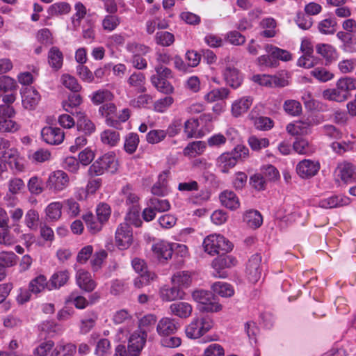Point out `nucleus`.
Listing matches in <instances>:
<instances>
[{
    "mask_svg": "<svg viewBox=\"0 0 356 356\" xmlns=\"http://www.w3.org/2000/svg\"><path fill=\"white\" fill-rule=\"evenodd\" d=\"M320 165L318 162L305 159L300 161L296 167L297 173L302 178H309L314 176L319 170Z\"/></svg>",
    "mask_w": 356,
    "mask_h": 356,
    "instance_id": "4468645a",
    "label": "nucleus"
},
{
    "mask_svg": "<svg viewBox=\"0 0 356 356\" xmlns=\"http://www.w3.org/2000/svg\"><path fill=\"white\" fill-rule=\"evenodd\" d=\"M284 111L291 115H298L302 112V106L296 100H287L284 104Z\"/></svg>",
    "mask_w": 356,
    "mask_h": 356,
    "instance_id": "bf43d9fd",
    "label": "nucleus"
},
{
    "mask_svg": "<svg viewBox=\"0 0 356 356\" xmlns=\"http://www.w3.org/2000/svg\"><path fill=\"white\" fill-rule=\"evenodd\" d=\"M83 219L91 233L95 234L102 229L103 226L102 222H101L97 218V216H95L92 213H88L83 215Z\"/></svg>",
    "mask_w": 356,
    "mask_h": 356,
    "instance_id": "72a5a7b5",
    "label": "nucleus"
},
{
    "mask_svg": "<svg viewBox=\"0 0 356 356\" xmlns=\"http://www.w3.org/2000/svg\"><path fill=\"white\" fill-rule=\"evenodd\" d=\"M337 170L339 171L338 176L343 182L348 184L356 181L355 168L352 163H341L338 165Z\"/></svg>",
    "mask_w": 356,
    "mask_h": 356,
    "instance_id": "6ab92c4d",
    "label": "nucleus"
},
{
    "mask_svg": "<svg viewBox=\"0 0 356 356\" xmlns=\"http://www.w3.org/2000/svg\"><path fill=\"white\" fill-rule=\"evenodd\" d=\"M22 104L26 109L33 110L38 105L40 96L38 92L33 88H26L22 95Z\"/></svg>",
    "mask_w": 356,
    "mask_h": 356,
    "instance_id": "f3484780",
    "label": "nucleus"
},
{
    "mask_svg": "<svg viewBox=\"0 0 356 356\" xmlns=\"http://www.w3.org/2000/svg\"><path fill=\"white\" fill-rule=\"evenodd\" d=\"M151 249L154 256L162 262L171 259L173 252L172 245L163 241L153 244Z\"/></svg>",
    "mask_w": 356,
    "mask_h": 356,
    "instance_id": "ddd939ff",
    "label": "nucleus"
},
{
    "mask_svg": "<svg viewBox=\"0 0 356 356\" xmlns=\"http://www.w3.org/2000/svg\"><path fill=\"white\" fill-rule=\"evenodd\" d=\"M118 170V160L113 153H106L99 156L89 167L88 176L90 178L100 176L106 172L115 173Z\"/></svg>",
    "mask_w": 356,
    "mask_h": 356,
    "instance_id": "7ed1b4c3",
    "label": "nucleus"
},
{
    "mask_svg": "<svg viewBox=\"0 0 356 356\" xmlns=\"http://www.w3.org/2000/svg\"><path fill=\"white\" fill-rule=\"evenodd\" d=\"M96 214L97 218L104 225L110 217L111 208L107 204H101L96 209Z\"/></svg>",
    "mask_w": 356,
    "mask_h": 356,
    "instance_id": "680f3d73",
    "label": "nucleus"
},
{
    "mask_svg": "<svg viewBox=\"0 0 356 356\" xmlns=\"http://www.w3.org/2000/svg\"><path fill=\"white\" fill-rule=\"evenodd\" d=\"M81 102V95L75 92L69 96L68 100L63 103V106L67 112H72V109L77 108Z\"/></svg>",
    "mask_w": 356,
    "mask_h": 356,
    "instance_id": "3c124183",
    "label": "nucleus"
},
{
    "mask_svg": "<svg viewBox=\"0 0 356 356\" xmlns=\"http://www.w3.org/2000/svg\"><path fill=\"white\" fill-rule=\"evenodd\" d=\"M101 140L104 144L115 146L120 140V134L114 130H105L101 134Z\"/></svg>",
    "mask_w": 356,
    "mask_h": 356,
    "instance_id": "37998d69",
    "label": "nucleus"
},
{
    "mask_svg": "<svg viewBox=\"0 0 356 356\" xmlns=\"http://www.w3.org/2000/svg\"><path fill=\"white\" fill-rule=\"evenodd\" d=\"M221 204L227 209L235 210L240 206V202L236 194L230 191H225L220 195Z\"/></svg>",
    "mask_w": 356,
    "mask_h": 356,
    "instance_id": "5701e85b",
    "label": "nucleus"
},
{
    "mask_svg": "<svg viewBox=\"0 0 356 356\" xmlns=\"http://www.w3.org/2000/svg\"><path fill=\"white\" fill-rule=\"evenodd\" d=\"M249 149L244 145H238L231 152L221 154L216 161V165L222 173H227L233 168L238 159H245L248 156Z\"/></svg>",
    "mask_w": 356,
    "mask_h": 356,
    "instance_id": "f03ea898",
    "label": "nucleus"
},
{
    "mask_svg": "<svg viewBox=\"0 0 356 356\" xmlns=\"http://www.w3.org/2000/svg\"><path fill=\"white\" fill-rule=\"evenodd\" d=\"M212 289L214 293H218L222 297H231L234 295V289L232 286L227 283L218 282L212 285Z\"/></svg>",
    "mask_w": 356,
    "mask_h": 356,
    "instance_id": "a19ab883",
    "label": "nucleus"
},
{
    "mask_svg": "<svg viewBox=\"0 0 356 356\" xmlns=\"http://www.w3.org/2000/svg\"><path fill=\"white\" fill-rule=\"evenodd\" d=\"M337 22L334 19L329 18L320 22L318 28L319 31L323 34H333Z\"/></svg>",
    "mask_w": 356,
    "mask_h": 356,
    "instance_id": "864d4df0",
    "label": "nucleus"
},
{
    "mask_svg": "<svg viewBox=\"0 0 356 356\" xmlns=\"http://www.w3.org/2000/svg\"><path fill=\"white\" fill-rule=\"evenodd\" d=\"M151 82L159 91L163 93L170 94L174 90L172 86L167 79H161L157 76H151Z\"/></svg>",
    "mask_w": 356,
    "mask_h": 356,
    "instance_id": "4c0bfd02",
    "label": "nucleus"
},
{
    "mask_svg": "<svg viewBox=\"0 0 356 356\" xmlns=\"http://www.w3.org/2000/svg\"><path fill=\"white\" fill-rule=\"evenodd\" d=\"M70 11V6L66 2H60L51 5L49 8L51 15L67 14Z\"/></svg>",
    "mask_w": 356,
    "mask_h": 356,
    "instance_id": "4d7b16f0",
    "label": "nucleus"
},
{
    "mask_svg": "<svg viewBox=\"0 0 356 356\" xmlns=\"http://www.w3.org/2000/svg\"><path fill=\"white\" fill-rule=\"evenodd\" d=\"M19 129V125L10 118L0 119V132H15Z\"/></svg>",
    "mask_w": 356,
    "mask_h": 356,
    "instance_id": "69168bd1",
    "label": "nucleus"
},
{
    "mask_svg": "<svg viewBox=\"0 0 356 356\" xmlns=\"http://www.w3.org/2000/svg\"><path fill=\"white\" fill-rule=\"evenodd\" d=\"M155 40L157 44L163 47H169L175 42V36L168 31L157 32L155 35Z\"/></svg>",
    "mask_w": 356,
    "mask_h": 356,
    "instance_id": "c03bdc74",
    "label": "nucleus"
},
{
    "mask_svg": "<svg viewBox=\"0 0 356 356\" xmlns=\"http://www.w3.org/2000/svg\"><path fill=\"white\" fill-rule=\"evenodd\" d=\"M311 74L316 79L323 82L331 80L334 77V74L332 72L323 67L314 68L311 72Z\"/></svg>",
    "mask_w": 356,
    "mask_h": 356,
    "instance_id": "13d9d810",
    "label": "nucleus"
},
{
    "mask_svg": "<svg viewBox=\"0 0 356 356\" xmlns=\"http://www.w3.org/2000/svg\"><path fill=\"white\" fill-rule=\"evenodd\" d=\"M63 204L59 202L50 203L45 209L47 219L49 221L58 220L62 215Z\"/></svg>",
    "mask_w": 356,
    "mask_h": 356,
    "instance_id": "c85d7f7f",
    "label": "nucleus"
},
{
    "mask_svg": "<svg viewBox=\"0 0 356 356\" xmlns=\"http://www.w3.org/2000/svg\"><path fill=\"white\" fill-rule=\"evenodd\" d=\"M63 61V53L57 47H52L48 54V62L50 66L56 70H58L61 68Z\"/></svg>",
    "mask_w": 356,
    "mask_h": 356,
    "instance_id": "bb28decb",
    "label": "nucleus"
},
{
    "mask_svg": "<svg viewBox=\"0 0 356 356\" xmlns=\"http://www.w3.org/2000/svg\"><path fill=\"white\" fill-rule=\"evenodd\" d=\"M323 97L327 100L341 102L346 100L348 97V95H345L337 86L336 88L325 90L323 92Z\"/></svg>",
    "mask_w": 356,
    "mask_h": 356,
    "instance_id": "f704fd0d",
    "label": "nucleus"
},
{
    "mask_svg": "<svg viewBox=\"0 0 356 356\" xmlns=\"http://www.w3.org/2000/svg\"><path fill=\"white\" fill-rule=\"evenodd\" d=\"M62 82L65 88L74 92H77L81 89V86L79 84L77 80L71 75L63 74L62 76Z\"/></svg>",
    "mask_w": 356,
    "mask_h": 356,
    "instance_id": "603ef678",
    "label": "nucleus"
},
{
    "mask_svg": "<svg viewBox=\"0 0 356 356\" xmlns=\"http://www.w3.org/2000/svg\"><path fill=\"white\" fill-rule=\"evenodd\" d=\"M148 206L158 212H163L170 209V205L167 200L152 197L149 200Z\"/></svg>",
    "mask_w": 356,
    "mask_h": 356,
    "instance_id": "09e8293b",
    "label": "nucleus"
},
{
    "mask_svg": "<svg viewBox=\"0 0 356 356\" xmlns=\"http://www.w3.org/2000/svg\"><path fill=\"white\" fill-rule=\"evenodd\" d=\"M225 350L222 346L218 343L209 345L204 350V356H224Z\"/></svg>",
    "mask_w": 356,
    "mask_h": 356,
    "instance_id": "774afa93",
    "label": "nucleus"
},
{
    "mask_svg": "<svg viewBox=\"0 0 356 356\" xmlns=\"http://www.w3.org/2000/svg\"><path fill=\"white\" fill-rule=\"evenodd\" d=\"M223 75L227 83L233 88H237L241 86L242 76L238 69L232 66H227Z\"/></svg>",
    "mask_w": 356,
    "mask_h": 356,
    "instance_id": "412c9836",
    "label": "nucleus"
},
{
    "mask_svg": "<svg viewBox=\"0 0 356 356\" xmlns=\"http://www.w3.org/2000/svg\"><path fill=\"white\" fill-rule=\"evenodd\" d=\"M27 188L29 191L35 195L41 194L44 190L43 181L38 176H33L29 179Z\"/></svg>",
    "mask_w": 356,
    "mask_h": 356,
    "instance_id": "e433bc0d",
    "label": "nucleus"
},
{
    "mask_svg": "<svg viewBox=\"0 0 356 356\" xmlns=\"http://www.w3.org/2000/svg\"><path fill=\"white\" fill-rule=\"evenodd\" d=\"M120 23V18L114 15H106L102 21V26L104 30L111 31Z\"/></svg>",
    "mask_w": 356,
    "mask_h": 356,
    "instance_id": "6e6d98bb",
    "label": "nucleus"
},
{
    "mask_svg": "<svg viewBox=\"0 0 356 356\" xmlns=\"http://www.w3.org/2000/svg\"><path fill=\"white\" fill-rule=\"evenodd\" d=\"M65 302H73L76 308L79 309L86 308L89 304V301L86 298L81 296H76L74 293L67 297Z\"/></svg>",
    "mask_w": 356,
    "mask_h": 356,
    "instance_id": "052dcab7",
    "label": "nucleus"
},
{
    "mask_svg": "<svg viewBox=\"0 0 356 356\" xmlns=\"http://www.w3.org/2000/svg\"><path fill=\"white\" fill-rule=\"evenodd\" d=\"M337 86L345 95H348L350 90L356 89V79L350 77L340 79L337 83Z\"/></svg>",
    "mask_w": 356,
    "mask_h": 356,
    "instance_id": "a18cd8bd",
    "label": "nucleus"
},
{
    "mask_svg": "<svg viewBox=\"0 0 356 356\" xmlns=\"http://www.w3.org/2000/svg\"><path fill=\"white\" fill-rule=\"evenodd\" d=\"M243 221L250 228L257 229L261 225L263 218L258 211L249 210L244 213Z\"/></svg>",
    "mask_w": 356,
    "mask_h": 356,
    "instance_id": "b1692460",
    "label": "nucleus"
},
{
    "mask_svg": "<svg viewBox=\"0 0 356 356\" xmlns=\"http://www.w3.org/2000/svg\"><path fill=\"white\" fill-rule=\"evenodd\" d=\"M179 327V323L174 318L163 317L159 321L156 325V332L159 336L163 337L161 340L163 346L176 348L181 345V340L179 337H168L170 335L175 334Z\"/></svg>",
    "mask_w": 356,
    "mask_h": 356,
    "instance_id": "f257e3e1",
    "label": "nucleus"
},
{
    "mask_svg": "<svg viewBox=\"0 0 356 356\" xmlns=\"http://www.w3.org/2000/svg\"><path fill=\"white\" fill-rule=\"evenodd\" d=\"M260 26L264 30L261 32V35L265 38H273L275 35L276 21L273 18H265L260 22Z\"/></svg>",
    "mask_w": 356,
    "mask_h": 356,
    "instance_id": "c756f323",
    "label": "nucleus"
},
{
    "mask_svg": "<svg viewBox=\"0 0 356 356\" xmlns=\"http://www.w3.org/2000/svg\"><path fill=\"white\" fill-rule=\"evenodd\" d=\"M236 264L235 258L222 252L212 262V266L216 272L215 275L218 277H226L227 273L222 270L231 268L235 266Z\"/></svg>",
    "mask_w": 356,
    "mask_h": 356,
    "instance_id": "9d476101",
    "label": "nucleus"
},
{
    "mask_svg": "<svg viewBox=\"0 0 356 356\" xmlns=\"http://www.w3.org/2000/svg\"><path fill=\"white\" fill-rule=\"evenodd\" d=\"M195 301L201 307L200 310L205 312H217L222 309V305L219 304L214 294L209 291L197 290L192 294Z\"/></svg>",
    "mask_w": 356,
    "mask_h": 356,
    "instance_id": "39448f33",
    "label": "nucleus"
},
{
    "mask_svg": "<svg viewBox=\"0 0 356 356\" xmlns=\"http://www.w3.org/2000/svg\"><path fill=\"white\" fill-rule=\"evenodd\" d=\"M349 200L347 197L339 198L337 196L330 197L319 202V206L324 209H332L337 207L347 205Z\"/></svg>",
    "mask_w": 356,
    "mask_h": 356,
    "instance_id": "7c9ffc66",
    "label": "nucleus"
},
{
    "mask_svg": "<svg viewBox=\"0 0 356 356\" xmlns=\"http://www.w3.org/2000/svg\"><path fill=\"white\" fill-rule=\"evenodd\" d=\"M97 318L98 316L95 312H88L86 316L81 321V332L85 334L89 332L95 326Z\"/></svg>",
    "mask_w": 356,
    "mask_h": 356,
    "instance_id": "2f4dec72",
    "label": "nucleus"
},
{
    "mask_svg": "<svg viewBox=\"0 0 356 356\" xmlns=\"http://www.w3.org/2000/svg\"><path fill=\"white\" fill-rule=\"evenodd\" d=\"M294 150L300 154H307L312 152V148L309 143L304 138H297L293 143Z\"/></svg>",
    "mask_w": 356,
    "mask_h": 356,
    "instance_id": "e2e57ef3",
    "label": "nucleus"
},
{
    "mask_svg": "<svg viewBox=\"0 0 356 356\" xmlns=\"http://www.w3.org/2000/svg\"><path fill=\"white\" fill-rule=\"evenodd\" d=\"M250 118L254 120V124L256 129L263 131L269 130L273 127V121L268 117H256L254 118L252 112L250 115Z\"/></svg>",
    "mask_w": 356,
    "mask_h": 356,
    "instance_id": "79ce46f5",
    "label": "nucleus"
},
{
    "mask_svg": "<svg viewBox=\"0 0 356 356\" xmlns=\"http://www.w3.org/2000/svg\"><path fill=\"white\" fill-rule=\"evenodd\" d=\"M261 257L259 254H253L247 264L245 273L248 279L252 283L257 282L261 277Z\"/></svg>",
    "mask_w": 356,
    "mask_h": 356,
    "instance_id": "9b49d317",
    "label": "nucleus"
},
{
    "mask_svg": "<svg viewBox=\"0 0 356 356\" xmlns=\"http://www.w3.org/2000/svg\"><path fill=\"white\" fill-rule=\"evenodd\" d=\"M171 280L175 285L188 288L192 283V273L188 271H178L173 275Z\"/></svg>",
    "mask_w": 356,
    "mask_h": 356,
    "instance_id": "a878e982",
    "label": "nucleus"
},
{
    "mask_svg": "<svg viewBox=\"0 0 356 356\" xmlns=\"http://www.w3.org/2000/svg\"><path fill=\"white\" fill-rule=\"evenodd\" d=\"M170 314L181 318H188L193 312L192 305L187 302H176L170 305Z\"/></svg>",
    "mask_w": 356,
    "mask_h": 356,
    "instance_id": "aec40b11",
    "label": "nucleus"
},
{
    "mask_svg": "<svg viewBox=\"0 0 356 356\" xmlns=\"http://www.w3.org/2000/svg\"><path fill=\"white\" fill-rule=\"evenodd\" d=\"M205 252L211 255L227 253L232 250V244L223 236L212 234L208 236L203 241Z\"/></svg>",
    "mask_w": 356,
    "mask_h": 356,
    "instance_id": "20e7f679",
    "label": "nucleus"
},
{
    "mask_svg": "<svg viewBox=\"0 0 356 356\" xmlns=\"http://www.w3.org/2000/svg\"><path fill=\"white\" fill-rule=\"evenodd\" d=\"M250 97H242L234 101L232 105V114L237 118L246 113L252 104Z\"/></svg>",
    "mask_w": 356,
    "mask_h": 356,
    "instance_id": "4be33fe9",
    "label": "nucleus"
},
{
    "mask_svg": "<svg viewBox=\"0 0 356 356\" xmlns=\"http://www.w3.org/2000/svg\"><path fill=\"white\" fill-rule=\"evenodd\" d=\"M17 256L13 252H1L0 268L5 270L6 268L14 266L17 264Z\"/></svg>",
    "mask_w": 356,
    "mask_h": 356,
    "instance_id": "c9c22d12",
    "label": "nucleus"
},
{
    "mask_svg": "<svg viewBox=\"0 0 356 356\" xmlns=\"http://www.w3.org/2000/svg\"><path fill=\"white\" fill-rule=\"evenodd\" d=\"M43 140L50 145H58L63 141L65 134L58 127H45L41 131Z\"/></svg>",
    "mask_w": 356,
    "mask_h": 356,
    "instance_id": "f8f14e48",
    "label": "nucleus"
},
{
    "mask_svg": "<svg viewBox=\"0 0 356 356\" xmlns=\"http://www.w3.org/2000/svg\"><path fill=\"white\" fill-rule=\"evenodd\" d=\"M129 85L134 88V90L138 93H143L146 92L145 76L141 72L133 73L127 81Z\"/></svg>",
    "mask_w": 356,
    "mask_h": 356,
    "instance_id": "393cba45",
    "label": "nucleus"
},
{
    "mask_svg": "<svg viewBox=\"0 0 356 356\" xmlns=\"http://www.w3.org/2000/svg\"><path fill=\"white\" fill-rule=\"evenodd\" d=\"M229 95V90L226 88L214 89L205 95V99L209 102H214L226 99Z\"/></svg>",
    "mask_w": 356,
    "mask_h": 356,
    "instance_id": "58836bf2",
    "label": "nucleus"
},
{
    "mask_svg": "<svg viewBox=\"0 0 356 356\" xmlns=\"http://www.w3.org/2000/svg\"><path fill=\"white\" fill-rule=\"evenodd\" d=\"M249 145L253 150H260L261 148L269 145V140L266 138H259L255 136H252L248 139Z\"/></svg>",
    "mask_w": 356,
    "mask_h": 356,
    "instance_id": "338daca9",
    "label": "nucleus"
},
{
    "mask_svg": "<svg viewBox=\"0 0 356 356\" xmlns=\"http://www.w3.org/2000/svg\"><path fill=\"white\" fill-rule=\"evenodd\" d=\"M113 97V94L107 90H99L93 94L92 100L96 104H102L106 101H111Z\"/></svg>",
    "mask_w": 356,
    "mask_h": 356,
    "instance_id": "0e129e2a",
    "label": "nucleus"
},
{
    "mask_svg": "<svg viewBox=\"0 0 356 356\" xmlns=\"http://www.w3.org/2000/svg\"><path fill=\"white\" fill-rule=\"evenodd\" d=\"M265 50L267 54H270L276 60L279 59L283 61H289L291 59V54L288 51L280 49L272 44H266Z\"/></svg>",
    "mask_w": 356,
    "mask_h": 356,
    "instance_id": "cd10ccee",
    "label": "nucleus"
},
{
    "mask_svg": "<svg viewBox=\"0 0 356 356\" xmlns=\"http://www.w3.org/2000/svg\"><path fill=\"white\" fill-rule=\"evenodd\" d=\"M133 242L132 229L127 222L121 223L115 232V243L121 250L127 249Z\"/></svg>",
    "mask_w": 356,
    "mask_h": 356,
    "instance_id": "1a4fd4ad",
    "label": "nucleus"
},
{
    "mask_svg": "<svg viewBox=\"0 0 356 356\" xmlns=\"http://www.w3.org/2000/svg\"><path fill=\"white\" fill-rule=\"evenodd\" d=\"M116 106L113 103H108L99 107V111L106 118V122L108 126L118 128L120 122L115 119Z\"/></svg>",
    "mask_w": 356,
    "mask_h": 356,
    "instance_id": "2eb2a0df",
    "label": "nucleus"
},
{
    "mask_svg": "<svg viewBox=\"0 0 356 356\" xmlns=\"http://www.w3.org/2000/svg\"><path fill=\"white\" fill-rule=\"evenodd\" d=\"M70 279V273L67 270H60L55 273L51 277L50 282L54 289L64 286Z\"/></svg>",
    "mask_w": 356,
    "mask_h": 356,
    "instance_id": "473e14b6",
    "label": "nucleus"
},
{
    "mask_svg": "<svg viewBox=\"0 0 356 356\" xmlns=\"http://www.w3.org/2000/svg\"><path fill=\"white\" fill-rule=\"evenodd\" d=\"M70 184L68 175L63 170L51 172L45 183L46 188L53 193H58L65 189Z\"/></svg>",
    "mask_w": 356,
    "mask_h": 356,
    "instance_id": "0eeeda50",
    "label": "nucleus"
},
{
    "mask_svg": "<svg viewBox=\"0 0 356 356\" xmlns=\"http://www.w3.org/2000/svg\"><path fill=\"white\" fill-rule=\"evenodd\" d=\"M47 286V278L44 275H40L30 282L29 289L31 293L37 294L42 291Z\"/></svg>",
    "mask_w": 356,
    "mask_h": 356,
    "instance_id": "ea45409f",
    "label": "nucleus"
},
{
    "mask_svg": "<svg viewBox=\"0 0 356 356\" xmlns=\"http://www.w3.org/2000/svg\"><path fill=\"white\" fill-rule=\"evenodd\" d=\"M146 330L135 331L130 336L127 349V356H139L147 340Z\"/></svg>",
    "mask_w": 356,
    "mask_h": 356,
    "instance_id": "6e6552de",
    "label": "nucleus"
},
{
    "mask_svg": "<svg viewBox=\"0 0 356 356\" xmlns=\"http://www.w3.org/2000/svg\"><path fill=\"white\" fill-rule=\"evenodd\" d=\"M185 293L178 286H164L159 291L160 298L163 301H173L177 299H182Z\"/></svg>",
    "mask_w": 356,
    "mask_h": 356,
    "instance_id": "a211bd4d",
    "label": "nucleus"
},
{
    "mask_svg": "<svg viewBox=\"0 0 356 356\" xmlns=\"http://www.w3.org/2000/svg\"><path fill=\"white\" fill-rule=\"evenodd\" d=\"M77 285L86 292L92 291L96 287L95 282L92 279L89 272L84 270H79L76 274Z\"/></svg>",
    "mask_w": 356,
    "mask_h": 356,
    "instance_id": "dca6fc26",
    "label": "nucleus"
},
{
    "mask_svg": "<svg viewBox=\"0 0 356 356\" xmlns=\"http://www.w3.org/2000/svg\"><path fill=\"white\" fill-rule=\"evenodd\" d=\"M39 222V213L34 209L28 211L25 216V223L26 226L31 230L38 229Z\"/></svg>",
    "mask_w": 356,
    "mask_h": 356,
    "instance_id": "8fccbe9b",
    "label": "nucleus"
},
{
    "mask_svg": "<svg viewBox=\"0 0 356 356\" xmlns=\"http://www.w3.org/2000/svg\"><path fill=\"white\" fill-rule=\"evenodd\" d=\"M205 148V145L202 141L193 142L188 145L184 149V154L187 156L193 157L200 154Z\"/></svg>",
    "mask_w": 356,
    "mask_h": 356,
    "instance_id": "49530a36",
    "label": "nucleus"
},
{
    "mask_svg": "<svg viewBox=\"0 0 356 356\" xmlns=\"http://www.w3.org/2000/svg\"><path fill=\"white\" fill-rule=\"evenodd\" d=\"M50 158L51 152L42 148L38 149L29 156V159L35 163H43L50 160Z\"/></svg>",
    "mask_w": 356,
    "mask_h": 356,
    "instance_id": "5fc2aeb1",
    "label": "nucleus"
},
{
    "mask_svg": "<svg viewBox=\"0 0 356 356\" xmlns=\"http://www.w3.org/2000/svg\"><path fill=\"white\" fill-rule=\"evenodd\" d=\"M139 143V137L137 134L131 133L125 138L124 149L129 154H133Z\"/></svg>",
    "mask_w": 356,
    "mask_h": 356,
    "instance_id": "de8ad7c7",
    "label": "nucleus"
},
{
    "mask_svg": "<svg viewBox=\"0 0 356 356\" xmlns=\"http://www.w3.org/2000/svg\"><path fill=\"white\" fill-rule=\"evenodd\" d=\"M213 327V321L207 316H200L193 319L186 327V334L191 339H198Z\"/></svg>",
    "mask_w": 356,
    "mask_h": 356,
    "instance_id": "423d86ee",
    "label": "nucleus"
}]
</instances>
